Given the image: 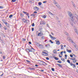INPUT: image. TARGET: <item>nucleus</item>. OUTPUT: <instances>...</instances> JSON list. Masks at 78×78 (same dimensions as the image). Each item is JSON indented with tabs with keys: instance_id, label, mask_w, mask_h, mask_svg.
Wrapping results in <instances>:
<instances>
[{
	"instance_id": "obj_33",
	"label": "nucleus",
	"mask_w": 78,
	"mask_h": 78,
	"mask_svg": "<svg viewBox=\"0 0 78 78\" xmlns=\"http://www.w3.org/2000/svg\"><path fill=\"white\" fill-rule=\"evenodd\" d=\"M20 15L22 17H23V14L21 13H20Z\"/></svg>"
},
{
	"instance_id": "obj_46",
	"label": "nucleus",
	"mask_w": 78,
	"mask_h": 78,
	"mask_svg": "<svg viewBox=\"0 0 78 78\" xmlns=\"http://www.w3.org/2000/svg\"><path fill=\"white\" fill-rule=\"evenodd\" d=\"M35 67H39V65H37V64L35 65Z\"/></svg>"
},
{
	"instance_id": "obj_37",
	"label": "nucleus",
	"mask_w": 78,
	"mask_h": 78,
	"mask_svg": "<svg viewBox=\"0 0 78 78\" xmlns=\"http://www.w3.org/2000/svg\"><path fill=\"white\" fill-rule=\"evenodd\" d=\"M70 66H73V64L72 63V62L70 63Z\"/></svg>"
},
{
	"instance_id": "obj_45",
	"label": "nucleus",
	"mask_w": 78,
	"mask_h": 78,
	"mask_svg": "<svg viewBox=\"0 0 78 78\" xmlns=\"http://www.w3.org/2000/svg\"><path fill=\"white\" fill-rule=\"evenodd\" d=\"M70 56L71 58H73V55H72L71 54L70 55Z\"/></svg>"
},
{
	"instance_id": "obj_47",
	"label": "nucleus",
	"mask_w": 78,
	"mask_h": 78,
	"mask_svg": "<svg viewBox=\"0 0 78 78\" xmlns=\"http://www.w3.org/2000/svg\"><path fill=\"white\" fill-rule=\"evenodd\" d=\"M31 30H32V31H34V28H32Z\"/></svg>"
},
{
	"instance_id": "obj_21",
	"label": "nucleus",
	"mask_w": 78,
	"mask_h": 78,
	"mask_svg": "<svg viewBox=\"0 0 78 78\" xmlns=\"http://www.w3.org/2000/svg\"><path fill=\"white\" fill-rule=\"evenodd\" d=\"M42 5V2H38V5L39 6H41Z\"/></svg>"
},
{
	"instance_id": "obj_56",
	"label": "nucleus",
	"mask_w": 78,
	"mask_h": 78,
	"mask_svg": "<svg viewBox=\"0 0 78 78\" xmlns=\"http://www.w3.org/2000/svg\"><path fill=\"white\" fill-rule=\"evenodd\" d=\"M29 44H31V42L29 41L28 42Z\"/></svg>"
},
{
	"instance_id": "obj_24",
	"label": "nucleus",
	"mask_w": 78,
	"mask_h": 78,
	"mask_svg": "<svg viewBox=\"0 0 78 78\" xmlns=\"http://www.w3.org/2000/svg\"><path fill=\"white\" fill-rule=\"evenodd\" d=\"M64 34H66V35H69V34H68V33H67V32H64Z\"/></svg>"
},
{
	"instance_id": "obj_42",
	"label": "nucleus",
	"mask_w": 78,
	"mask_h": 78,
	"mask_svg": "<svg viewBox=\"0 0 78 78\" xmlns=\"http://www.w3.org/2000/svg\"><path fill=\"white\" fill-rule=\"evenodd\" d=\"M16 0H12V2H15Z\"/></svg>"
},
{
	"instance_id": "obj_9",
	"label": "nucleus",
	"mask_w": 78,
	"mask_h": 78,
	"mask_svg": "<svg viewBox=\"0 0 78 78\" xmlns=\"http://www.w3.org/2000/svg\"><path fill=\"white\" fill-rule=\"evenodd\" d=\"M56 65H57L58 66V67H61V68L62 67V65L60 64L57 63L56 64Z\"/></svg>"
},
{
	"instance_id": "obj_60",
	"label": "nucleus",
	"mask_w": 78,
	"mask_h": 78,
	"mask_svg": "<svg viewBox=\"0 0 78 78\" xmlns=\"http://www.w3.org/2000/svg\"><path fill=\"white\" fill-rule=\"evenodd\" d=\"M73 56H75V58H76V55L73 54Z\"/></svg>"
},
{
	"instance_id": "obj_6",
	"label": "nucleus",
	"mask_w": 78,
	"mask_h": 78,
	"mask_svg": "<svg viewBox=\"0 0 78 78\" xmlns=\"http://www.w3.org/2000/svg\"><path fill=\"white\" fill-rule=\"evenodd\" d=\"M55 42H56V44L57 45H59V44H61V43L59 42V41L58 40H55Z\"/></svg>"
},
{
	"instance_id": "obj_51",
	"label": "nucleus",
	"mask_w": 78,
	"mask_h": 78,
	"mask_svg": "<svg viewBox=\"0 0 78 78\" xmlns=\"http://www.w3.org/2000/svg\"><path fill=\"white\" fill-rule=\"evenodd\" d=\"M32 70H35V68H32Z\"/></svg>"
},
{
	"instance_id": "obj_38",
	"label": "nucleus",
	"mask_w": 78,
	"mask_h": 78,
	"mask_svg": "<svg viewBox=\"0 0 78 78\" xmlns=\"http://www.w3.org/2000/svg\"><path fill=\"white\" fill-rule=\"evenodd\" d=\"M47 1H45L43 2V3H47Z\"/></svg>"
},
{
	"instance_id": "obj_16",
	"label": "nucleus",
	"mask_w": 78,
	"mask_h": 78,
	"mask_svg": "<svg viewBox=\"0 0 78 78\" xmlns=\"http://www.w3.org/2000/svg\"><path fill=\"white\" fill-rule=\"evenodd\" d=\"M50 47V44H48L47 45L46 44L45 45V47Z\"/></svg>"
},
{
	"instance_id": "obj_13",
	"label": "nucleus",
	"mask_w": 78,
	"mask_h": 78,
	"mask_svg": "<svg viewBox=\"0 0 78 78\" xmlns=\"http://www.w3.org/2000/svg\"><path fill=\"white\" fill-rule=\"evenodd\" d=\"M74 31H75L76 34H78V30H76V28H75L74 29Z\"/></svg>"
},
{
	"instance_id": "obj_34",
	"label": "nucleus",
	"mask_w": 78,
	"mask_h": 78,
	"mask_svg": "<svg viewBox=\"0 0 78 78\" xmlns=\"http://www.w3.org/2000/svg\"><path fill=\"white\" fill-rule=\"evenodd\" d=\"M61 60H62V61H64L65 60V59H64V58H61Z\"/></svg>"
},
{
	"instance_id": "obj_8",
	"label": "nucleus",
	"mask_w": 78,
	"mask_h": 78,
	"mask_svg": "<svg viewBox=\"0 0 78 78\" xmlns=\"http://www.w3.org/2000/svg\"><path fill=\"white\" fill-rule=\"evenodd\" d=\"M23 13H24V14H26L27 16H29V13L27 12H25V11H23Z\"/></svg>"
},
{
	"instance_id": "obj_12",
	"label": "nucleus",
	"mask_w": 78,
	"mask_h": 78,
	"mask_svg": "<svg viewBox=\"0 0 78 78\" xmlns=\"http://www.w3.org/2000/svg\"><path fill=\"white\" fill-rule=\"evenodd\" d=\"M53 58H54V59H55V60H59V59H58V58H57V57H55V56H53Z\"/></svg>"
},
{
	"instance_id": "obj_64",
	"label": "nucleus",
	"mask_w": 78,
	"mask_h": 78,
	"mask_svg": "<svg viewBox=\"0 0 78 78\" xmlns=\"http://www.w3.org/2000/svg\"><path fill=\"white\" fill-rule=\"evenodd\" d=\"M49 36H50V37H52V36H51V34H50V35H49Z\"/></svg>"
},
{
	"instance_id": "obj_36",
	"label": "nucleus",
	"mask_w": 78,
	"mask_h": 78,
	"mask_svg": "<svg viewBox=\"0 0 78 78\" xmlns=\"http://www.w3.org/2000/svg\"><path fill=\"white\" fill-rule=\"evenodd\" d=\"M32 27H34V23H33L32 24Z\"/></svg>"
},
{
	"instance_id": "obj_44",
	"label": "nucleus",
	"mask_w": 78,
	"mask_h": 78,
	"mask_svg": "<svg viewBox=\"0 0 78 78\" xmlns=\"http://www.w3.org/2000/svg\"><path fill=\"white\" fill-rule=\"evenodd\" d=\"M70 23L72 26H73V23H72V22H70Z\"/></svg>"
},
{
	"instance_id": "obj_26",
	"label": "nucleus",
	"mask_w": 78,
	"mask_h": 78,
	"mask_svg": "<svg viewBox=\"0 0 78 78\" xmlns=\"http://www.w3.org/2000/svg\"><path fill=\"white\" fill-rule=\"evenodd\" d=\"M35 15L34 14H31L30 15V16H32V17H34Z\"/></svg>"
},
{
	"instance_id": "obj_1",
	"label": "nucleus",
	"mask_w": 78,
	"mask_h": 78,
	"mask_svg": "<svg viewBox=\"0 0 78 78\" xmlns=\"http://www.w3.org/2000/svg\"><path fill=\"white\" fill-rule=\"evenodd\" d=\"M68 13L69 16L72 22H74V21L75 20V16H73V15L72 14V13L70 12H68Z\"/></svg>"
},
{
	"instance_id": "obj_55",
	"label": "nucleus",
	"mask_w": 78,
	"mask_h": 78,
	"mask_svg": "<svg viewBox=\"0 0 78 78\" xmlns=\"http://www.w3.org/2000/svg\"><path fill=\"white\" fill-rule=\"evenodd\" d=\"M63 53V51H62V52H61L60 54L61 55H62V53Z\"/></svg>"
},
{
	"instance_id": "obj_50",
	"label": "nucleus",
	"mask_w": 78,
	"mask_h": 78,
	"mask_svg": "<svg viewBox=\"0 0 78 78\" xmlns=\"http://www.w3.org/2000/svg\"><path fill=\"white\" fill-rule=\"evenodd\" d=\"M4 28L5 30H6V27H4Z\"/></svg>"
},
{
	"instance_id": "obj_4",
	"label": "nucleus",
	"mask_w": 78,
	"mask_h": 78,
	"mask_svg": "<svg viewBox=\"0 0 78 78\" xmlns=\"http://www.w3.org/2000/svg\"><path fill=\"white\" fill-rule=\"evenodd\" d=\"M43 35H44V34H43V33L42 32V31H41L40 33H38L37 36H38L41 37V36H42Z\"/></svg>"
},
{
	"instance_id": "obj_59",
	"label": "nucleus",
	"mask_w": 78,
	"mask_h": 78,
	"mask_svg": "<svg viewBox=\"0 0 78 78\" xmlns=\"http://www.w3.org/2000/svg\"><path fill=\"white\" fill-rule=\"evenodd\" d=\"M60 54H59V57H60V58H62V56H60Z\"/></svg>"
},
{
	"instance_id": "obj_18",
	"label": "nucleus",
	"mask_w": 78,
	"mask_h": 78,
	"mask_svg": "<svg viewBox=\"0 0 78 78\" xmlns=\"http://www.w3.org/2000/svg\"><path fill=\"white\" fill-rule=\"evenodd\" d=\"M61 49H62V50H63V49H64V48L63 47V45L61 44Z\"/></svg>"
},
{
	"instance_id": "obj_14",
	"label": "nucleus",
	"mask_w": 78,
	"mask_h": 78,
	"mask_svg": "<svg viewBox=\"0 0 78 78\" xmlns=\"http://www.w3.org/2000/svg\"><path fill=\"white\" fill-rule=\"evenodd\" d=\"M5 24L6 25L7 27H9V24H8V23H5Z\"/></svg>"
},
{
	"instance_id": "obj_11",
	"label": "nucleus",
	"mask_w": 78,
	"mask_h": 78,
	"mask_svg": "<svg viewBox=\"0 0 78 78\" xmlns=\"http://www.w3.org/2000/svg\"><path fill=\"white\" fill-rule=\"evenodd\" d=\"M23 22L24 23H28L29 22V20H26L25 21H24Z\"/></svg>"
},
{
	"instance_id": "obj_54",
	"label": "nucleus",
	"mask_w": 78,
	"mask_h": 78,
	"mask_svg": "<svg viewBox=\"0 0 78 78\" xmlns=\"http://www.w3.org/2000/svg\"><path fill=\"white\" fill-rule=\"evenodd\" d=\"M66 51L67 52H69V50L68 49H66Z\"/></svg>"
},
{
	"instance_id": "obj_52",
	"label": "nucleus",
	"mask_w": 78,
	"mask_h": 78,
	"mask_svg": "<svg viewBox=\"0 0 78 78\" xmlns=\"http://www.w3.org/2000/svg\"><path fill=\"white\" fill-rule=\"evenodd\" d=\"M75 17H76V19H77V20H78V16H75Z\"/></svg>"
},
{
	"instance_id": "obj_40",
	"label": "nucleus",
	"mask_w": 78,
	"mask_h": 78,
	"mask_svg": "<svg viewBox=\"0 0 78 78\" xmlns=\"http://www.w3.org/2000/svg\"><path fill=\"white\" fill-rule=\"evenodd\" d=\"M57 8H58V9H61V7L60 6H57Z\"/></svg>"
},
{
	"instance_id": "obj_19",
	"label": "nucleus",
	"mask_w": 78,
	"mask_h": 78,
	"mask_svg": "<svg viewBox=\"0 0 78 78\" xmlns=\"http://www.w3.org/2000/svg\"><path fill=\"white\" fill-rule=\"evenodd\" d=\"M53 53H55L56 54H57V52L55 50H54L53 51Z\"/></svg>"
},
{
	"instance_id": "obj_58",
	"label": "nucleus",
	"mask_w": 78,
	"mask_h": 78,
	"mask_svg": "<svg viewBox=\"0 0 78 78\" xmlns=\"http://www.w3.org/2000/svg\"><path fill=\"white\" fill-rule=\"evenodd\" d=\"M3 59H5V56H3Z\"/></svg>"
},
{
	"instance_id": "obj_27",
	"label": "nucleus",
	"mask_w": 78,
	"mask_h": 78,
	"mask_svg": "<svg viewBox=\"0 0 78 78\" xmlns=\"http://www.w3.org/2000/svg\"><path fill=\"white\" fill-rule=\"evenodd\" d=\"M32 0H29V2L30 3H32Z\"/></svg>"
},
{
	"instance_id": "obj_20",
	"label": "nucleus",
	"mask_w": 78,
	"mask_h": 78,
	"mask_svg": "<svg viewBox=\"0 0 78 78\" xmlns=\"http://www.w3.org/2000/svg\"><path fill=\"white\" fill-rule=\"evenodd\" d=\"M54 1V4H58V3L56 2V1H55V0H53Z\"/></svg>"
},
{
	"instance_id": "obj_57",
	"label": "nucleus",
	"mask_w": 78,
	"mask_h": 78,
	"mask_svg": "<svg viewBox=\"0 0 78 78\" xmlns=\"http://www.w3.org/2000/svg\"><path fill=\"white\" fill-rule=\"evenodd\" d=\"M73 62H74V63H75L76 62V61L73 60Z\"/></svg>"
},
{
	"instance_id": "obj_61",
	"label": "nucleus",
	"mask_w": 78,
	"mask_h": 78,
	"mask_svg": "<svg viewBox=\"0 0 78 78\" xmlns=\"http://www.w3.org/2000/svg\"><path fill=\"white\" fill-rule=\"evenodd\" d=\"M37 12H36V11H34V13H37Z\"/></svg>"
},
{
	"instance_id": "obj_28",
	"label": "nucleus",
	"mask_w": 78,
	"mask_h": 78,
	"mask_svg": "<svg viewBox=\"0 0 78 78\" xmlns=\"http://www.w3.org/2000/svg\"><path fill=\"white\" fill-rule=\"evenodd\" d=\"M22 41H26V39H24V38H22Z\"/></svg>"
},
{
	"instance_id": "obj_43",
	"label": "nucleus",
	"mask_w": 78,
	"mask_h": 78,
	"mask_svg": "<svg viewBox=\"0 0 78 78\" xmlns=\"http://www.w3.org/2000/svg\"><path fill=\"white\" fill-rule=\"evenodd\" d=\"M73 69H75V68H76V66L75 65H74L73 66Z\"/></svg>"
},
{
	"instance_id": "obj_3",
	"label": "nucleus",
	"mask_w": 78,
	"mask_h": 78,
	"mask_svg": "<svg viewBox=\"0 0 78 78\" xmlns=\"http://www.w3.org/2000/svg\"><path fill=\"white\" fill-rule=\"evenodd\" d=\"M38 61L41 62V65H42V66H45L46 65H47V64L42 61H41L40 60H39Z\"/></svg>"
},
{
	"instance_id": "obj_39",
	"label": "nucleus",
	"mask_w": 78,
	"mask_h": 78,
	"mask_svg": "<svg viewBox=\"0 0 78 78\" xmlns=\"http://www.w3.org/2000/svg\"><path fill=\"white\" fill-rule=\"evenodd\" d=\"M3 7L2 6H0V9H3Z\"/></svg>"
},
{
	"instance_id": "obj_62",
	"label": "nucleus",
	"mask_w": 78,
	"mask_h": 78,
	"mask_svg": "<svg viewBox=\"0 0 78 78\" xmlns=\"http://www.w3.org/2000/svg\"><path fill=\"white\" fill-rule=\"evenodd\" d=\"M65 57H66V58L67 57V55H65Z\"/></svg>"
},
{
	"instance_id": "obj_17",
	"label": "nucleus",
	"mask_w": 78,
	"mask_h": 78,
	"mask_svg": "<svg viewBox=\"0 0 78 78\" xmlns=\"http://www.w3.org/2000/svg\"><path fill=\"white\" fill-rule=\"evenodd\" d=\"M51 37V38H53L51 39L52 40H55V39H56V38L55 37Z\"/></svg>"
},
{
	"instance_id": "obj_49",
	"label": "nucleus",
	"mask_w": 78,
	"mask_h": 78,
	"mask_svg": "<svg viewBox=\"0 0 78 78\" xmlns=\"http://www.w3.org/2000/svg\"><path fill=\"white\" fill-rule=\"evenodd\" d=\"M46 59L47 60H49V58L48 57H46Z\"/></svg>"
},
{
	"instance_id": "obj_63",
	"label": "nucleus",
	"mask_w": 78,
	"mask_h": 78,
	"mask_svg": "<svg viewBox=\"0 0 78 78\" xmlns=\"http://www.w3.org/2000/svg\"><path fill=\"white\" fill-rule=\"evenodd\" d=\"M39 29L40 30H42V27H40Z\"/></svg>"
},
{
	"instance_id": "obj_7",
	"label": "nucleus",
	"mask_w": 78,
	"mask_h": 78,
	"mask_svg": "<svg viewBox=\"0 0 78 78\" xmlns=\"http://www.w3.org/2000/svg\"><path fill=\"white\" fill-rule=\"evenodd\" d=\"M40 23L41 25H42V24H43V25H45V22H44L43 21H42L40 22Z\"/></svg>"
},
{
	"instance_id": "obj_23",
	"label": "nucleus",
	"mask_w": 78,
	"mask_h": 78,
	"mask_svg": "<svg viewBox=\"0 0 78 78\" xmlns=\"http://www.w3.org/2000/svg\"><path fill=\"white\" fill-rule=\"evenodd\" d=\"M2 22H3V23H4L5 24V23H7L5 21V20H2Z\"/></svg>"
},
{
	"instance_id": "obj_29",
	"label": "nucleus",
	"mask_w": 78,
	"mask_h": 78,
	"mask_svg": "<svg viewBox=\"0 0 78 78\" xmlns=\"http://www.w3.org/2000/svg\"><path fill=\"white\" fill-rule=\"evenodd\" d=\"M72 4L73 6L74 7H75V4H74V3L73 2H72Z\"/></svg>"
},
{
	"instance_id": "obj_41",
	"label": "nucleus",
	"mask_w": 78,
	"mask_h": 78,
	"mask_svg": "<svg viewBox=\"0 0 78 78\" xmlns=\"http://www.w3.org/2000/svg\"><path fill=\"white\" fill-rule=\"evenodd\" d=\"M69 53H71L72 52V51L70 50H69L68 51Z\"/></svg>"
},
{
	"instance_id": "obj_22",
	"label": "nucleus",
	"mask_w": 78,
	"mask_h": 78,
	"mask_svg": "<svg viewBox=\"0 0 78 78\" xmlns=\"http://www.w3.org/2000/svg\"><path fill=\"white\" fill-rule=\"evenodd\" d=\"M12 16H13V15H10L9 16V18H11L12 17Z\"/></svg>"
},
{
	"instance_id": "obj_15",
	"label": "nucleus",
	"mask_w": 78,
	"mask_h": 78,
	"mask_svg": "<svg viewBox=\"0 0 78 78\" xmlns=\"http://www.w3.org/2000/svg\"><path fill=\"white\" fill-rule=\"evenodd\" d=\"M26 62H28V63H29V64H30L31 63V62H30V61L29 60H26Z\"/></svg>"
},
{
	"instance_id": "obj_31",
	"label": "nucleus",
	"mask_w": 78,
	"mask_h": 78,
	"mask_svg": "<svg viewBox=\"0 0 78 78\" xmlns=\"http://www.w3.org/2000/svg\"><path fill=\"white\" fill-rule=\"evenodd\" d=\"M67 62H68V63H69V64L70 63V60H67Z\"/></svg>"
},
{
	"instance_id": "obj_10",
	"label": "nucleus",
	"mask_w": 78,
	"mask_h": 78,
	"mask_svg": "<svg viewBox=\"0 0 78 78\" xmlns=\"http://www.w3.org/2000/svg\"><path fill=\"white\" fill-rule=\"evenodd\" d=\"M43 53L44 54H46V55H45L44 54H42V55H43V56H48V54L47 53H46V52H43Z\"/></svg>"
},
{
	"instance_id": "obj_53",
	"label": "nucleus",
	"mask_w": 78,
	"mask_h": 78,
	"mask_svg": "<svg viewBox=\"0 0 78 78\" xmlns=\"http://www.w3.org/2000/svg\"><path fill=\"white\" fill-rule=\"evenodd\" d=\"M29 69L30 70H32V68L29 67Z\"/></svg>"
},
{
	"instance_id": "obj_25",
	"label": "nucleus",
	"mask_w": 78,
	"mask_h": 78,
	"mask_svg": "<svg viewBox=\"0 0 78 78\" xmlns=\"http://www.w3.org/2000/svg\"><path fill=\"white\" fill-rule=\"evenodd\" d=\"M57 62H58V63H60V64H61V63H62V62L61 61H58Z\"/></svg>"
},
{
	"instance_id": "obj_32",
	"label": "nucleus",
	"mask_w": 78,
	"mask_h": 78,
	"mask_svg": "<svg viewBox=\"0 0 78 78\" xmlns=\"http://www.w3.org/2000/svg\"><path fill=\"white\" fill-rule=\"evenodd\" d=\"M49 42H51V44H53V42L51 40H50Z\"/></svg>"
},
{
	"instance_id": "obj_2",
	"label": "nucleus",
	"mask_w": 78,
	"mask_h": 78,
	"mask_svg": "<svg viewBox=\"0 0 78 78\" xmlns=\"http://www.w3.org/2000/svg\"><path fill=\"white\" fill-rule=\"evenodd\" d=\"M26 50L27 51H28L27 50H28L29 52H34L35 51V49H34L33 47H32L31 49L30 48H26Z\"/></svg>"
},
{
	"instance_id": "obj_30",
	"label": "nucleus",
	"mask_w": 78,
	"mask_h": 78,
	"mask_svg": "<svg viewBox=\"0 0 78 78\" xmlns=\"http://www.w3.org/2000/svg\"><path fill=\"white\" fill-rule=\"evenodd\" d=\"M41 39H43V40L44 39H45V38H44V36H42L41 37Z\"/></svg>"
},
{
	"instance_id": "obj_5",
	"label": "nucleus",
	"mask_w": 78,
	"mask_h": 78,
	"mask_svg": "<svg viewBox=\"0 0 78 78\" xmlns=\"http://www.w3.org/2000/svg\"><path fill=\"white\" fill-rule=\"evenodd\" d=\"M34 11H38L39 10V8L37 6H35L34 7Z\"/></svg>"
},
{
	"instance_id": "obj_35",
	"label": "nucleus",
	"mask_w": 78,
	"mask_h": 78,
	"mask_svg": "<svg viewBox=\"0 0 78 78\" xmlns=\"http://www.w3.org/2000/svg\"><path fill=\"white\" fill-rule=\"evenodd\" d=\"M51 70H52V71H53V72H54V71H55V69L53 68H52Z\"/></svg>"
},
{
	"instance_id": "obj_48",
	"label": "nucleus",
	"mask_w": 78,
	"mask_h": 78,
	"mask_svg": "<svg viewBox=\"0 0 78 78\" xmlns=\"http://www.w3.org/2000/svg\"><path fill=\"white\" fill-rule=\"evenodd\" d=\"M43 17L44 19H45V18H46V16L44 15Z\"/></svg>"
}]
</instances>
